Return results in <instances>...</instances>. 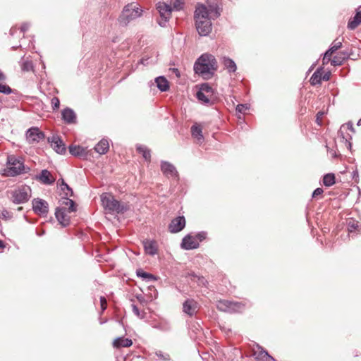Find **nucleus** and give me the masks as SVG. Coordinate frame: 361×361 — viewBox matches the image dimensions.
Listing matches in <instances>:
<instances>
[{"instance_id":"nucleus-1","label":"nucleus","mask_w":361,"mask_h":361,"mask_svg":"<svg viewBox=\"0 0 361 361\" xmlns=\"http://www.w3.org/2000/svg\"><path fill=\"white\" fill-rule=\"evenodd\" d=\"M218 68V63L214 56L205 53L202 54L194 64V71L204 79L212 78Z\"/></svg>"},{"instance_id":"nucleus-2","label":"nucleus","mask_w":361,"mask_h":361,"mask_svg":"<svg viewBox=\"0 0 361 361\" xmlns=\"http://www.w3.org/2000/svg\"><path fill=\"white\" fill-rule=\"evenodd\" d=\"M209 14V10L204 5L200 4L196 7L194 18L196 30L200 36H207L212 30Z\"/></svg>"},{"instance_id":"nucleus-3","label":"nucleus","mask_w":361,"mask_h":361,"mask_svg":"<svg viewBox=\"0 0 361 361\" xmlns=\"http://www.w3.org/2000/svg\"><path fill=\"white\" fill-rule=\"evenodd\" d=\"M30 171V168L24 164L20 157L11 155L7 158V167L4 170V175L9 177H15L25 174Z\"/></svg>"},{"instance_id":"nucleus-4","label":"nucleus","mask_w":361,"mask_h":361,"mask_svg":"<svg viewBox=\"0 0 361 361\" xmlns=\"http://www.w3.org/2000/svg\"><path fill=\"white\" fill-rule=\"evenodd\" d=\"M101 201L104 209L109 213L123 214L129 209L127 204L120 202L109 193H102L101 195Z\"/></svg>"},{"instance_id":"nucleus-5","label":"nucleus","mask_w":361,"mask_h":361,"mask_svg":"<svg viewBox=\"0 0 361 361\" xmlns=\"http://www.w3.org/2000/svg\"><path fill=\"white\" fill-rule=\"evenodd\" d=\"M142 11L135 5L131 4L126 6L120 15L118 20L121 25L126 26L132 20H134L141 15Z\"/></svg>"},{"instance_id":"nucleus-6","label":"nucleus","mask_w":361,"mask_h":361,"mask_svg":"<svg viewBox=\"0 0 361 361\" xmlns=\"http://www.w3.org/2000/svg\"><path fill=\"white\" fill-rule=\"evenodd\" d=\"M11 201L17 204L27 202L31 196V188L28 185H21L11 192Z\"/></svg>"},{"instance_id":"nucleus-7","label":"nucleus","mask_w":361,"mask_h":361,"mask_svg":"<svg viewBox=\"0 0 361 361\" xmlns=\"http://www.w3.org/2000/svg\"><path fill=\"white\" fill-rule=\"evenodd\" d=\"M156 8L159 13V18H157V23L161 27H166L167 23L171 17L173 8L170 4L164 1H159L156 4Z\"/></svg>"},{"instance_id":"nucleus-8","label":"nucleus","mask_w":361,"mask_h":361,"mask_svg":"<svg viewBox=\"0 0 361 361\" xmlns=\"http://www.w3.org/2000/svg\"><path fill=\"white\" fill-rule=\"evenodd\" d=\"M216 307L219 310L228 313L241 312L245 307L244 304L228 300H220L217 302Z\"/></svg>"},{"instance_id":"nucleus-9","label":"nucleus","mask_w":361,"mask_h":361,"mask_svg":"<svg viewBox=\"0 0 361 361\" xmlns=\"http://www.w3.org/2000/svg\"><path fill=\"white\" fill-rule=\"evenodd\" d=\"M26 139L30 144L37 143L45 137V135L37 127H32L26 131Z\"/></svg>"},{"instance_id":"nucleus-10","label":"nucleus","mask_w":361,"mask_h":361,"mask_svg":"<svg viewBox=\"0 0 361 361\" xmlns=\"http://www.w3.org/2000/svg\"><path fill=\"white\" fill-rule=\"evenodd\" d=\"M47 141L57 153L62 154L66 152V146L59 136L52 135L49 137Z\"/></svg>"},{"instance_id":"nucleus-11","label":"nucleus","mask_w":361,"mask_h":361,"mask_svg":"<svg viewBox=\"0 0 361 361\" xmlns=\"http://www.w3.org/2000/svg\"><path fill=\"white\" fill-rule=\"evenodd\" d=\"M185 226V219L183 216L173 219L169 226V230L172 233L182 231Z\"/></svg>"},{"instance_id":"nucleus-12","label":"nucleus","mask_w":361,"mask_h":361,"mask_svg":"<svg viewBox=\"0 0 361 361\" xmlns=\"http://www.w3.org/2000/svg\"><path fill=\"white\" fill-rule=\"evenodd\" d=\"M161 170L168 178H178V174L176 167L169 161H161Z\"/></svg>"},{"instance_id":"nucleus-13","label":"nucleus","mask_w":361,"mask_h":361,"mask_svg":"<svg viewBox=\"0 0 361 361\" xmlns=\"http://www.w3.org/2000/svg\"><path fill=\"white\" fill-rule=\"evenodd\" d=\"M33 211L39 214L46 215L48 213V203L39 198L32 200Z\"/></svg>"},{"instance_id":"nucleus-14","label":"nucleus","mask_w":361,"mask_h":361,"mask_svg":"<svg viewBox=\"0 0 361 361\" xmlns=\"http://www.w3.org/2000/svg\"><path fill=\"white\" fill-rule=\"evenodd\" d=\"M199 247L198 240L194 235H185L181 242V247L186 250L196 249Z\"/></svg>"},{"instance_id":"nucleus-15","label":"nucleus","mask_w":361,"mask_h":361,"mask_svg":"<svg viewBox=\"0 0 361 361\" xmlns=\"http://www.w3.org/2000/svg\"><path fill=\"white\" fill-rule=\"evenodd\" d=\"M253 355L257 360L260 361H274V359L269 355L267 351L264 350L258 344H256L255 347L253 348Z\"/></svg>"},{"instance_id":"nucleus-16","label":"nucleus","mask_w":361,"mask_h":361,"mask_svg":"<svg viewBox=\"0 0 361 361\" xmlns=\"http://www.w3.org/2000/svg\"><path fill=\"white\" fill-rule=\"evenodd\" d=\"M183 310L188 315L192 317L198 310V304L193 299H187L183 304Z\"/></svg>"},{"instance_id":"nucleus-17","label":"nucleus","mask_w":361,"mask_h":361,"mask_svg":"<svg viewBox=\"0 0 361 361\" xmlns=\"http://www.w3.org/2000/svg\"><path fill=\"white\" fill-rule=\"evenodd\" d=\"M35 179L45 185H51L55 181V178L47 169H43L40 173L36 175Z\"/></svg>"},{"instance_id":"nucleus-18","label":"nucleus","mask_w":361,"mask_h":361,"mask_svg":"<svg viewBox=\"0 0 361 361\" xmlns=\"http://www.w3.org/2000/svg\"><path fill=\"white\" fill-rule=\"evenodd\" d=\"M55 216L58 221L63 226H66L69 224L70 220L66 214V208H57L55 212Z\"/></svg>"},{"instance_id":"nucleus-19","label":"nucleus","mask_w":361,"mask_h":361,"mask_svg":"<svg viewBox=\"0 0 361 361\" xmlns=\"http://www.w3.org/2000/svg\"><path fill=\"white\" fill-rule=\"evenodd\" d=\"M62 118L68 124L75 123L76 115L74 111L70 108L64 109L61 112Z\"/></svg>"},{"instance_id":"nucleus-20","label":"nucleus","mask_w":361,"mask_h":361,"mask_svg":"<svg viewBox=\"0 0 361 361\" xmlns=\"http://www.w3.org/2000/svg\"><path fill=\"white\" fill-rule=\"evenodd\" d=\"M143 246L147 255L154 256L157 253V244L154 240H145L143 241Z\"/></svg>"},{"instance_id":"nucleus-21","label":"nucleus","mask_w":361,"mask_h":361,"mask_svg":"<svg viewBox=\"0 0 361 361\" xmlns=\"http://www.w3.org/2000/svg\"><path fill=\"white\" fill-rule=\"evenodd\" d=\"M132 345V340L124 337H118L113 342L114 347L116 348H127Z\"/></svg>"},{"instance_id":"nucleus-22","label":"nucleus","mask_w":361,"mask_h":361,"mask_svg":"<svg viewBox=\"0 0 361 361\" xmlns=\"http://www.w3.org/2000/svg\"><path fill=\"white\" fill-rule=\"evenodd\" d=\"M347 130H350L353 133H355V129H354V127H353V125L352 123L348 122L345 125H342L338 132V135L346 142L348 140V139L351 138V135H349L347 136L344 135L345 131H347Z\"/></svg>"},{"instance_id":"nucleus-23","label":"nucleus","mask_w":361,"mask_h":361,"mask_svg":"<svg viewBox=\"0 0 361 361\" xmlns=\"http://www.w3.org/2000/svg\"><path fill=\"white\" fill-rule=\"evenodd\" d=\"M96 152L99 154H106L109 149V141L106 139L101 140L94 147Z\"/></svg>"},{"instance_id":"nucleus-24","label":"nucleus","mask_w":361,"mask_h":361,"mask_svg":"<svg viewBox=\"0 0 361 361\" xmlns=\"http://www.w3.org/2000/svg\"><path fill=\"white\" fill-rule=\"evenodd\" d=\"M157 88L161 92H166L169 89L168 80L164 76H159L155 78Z\"/></svg>"},{"instance_id":"nucleus-25","label":"nucleus","mask_w":361,"mask_h":361,"mask_svg":"<svg viewBox=\"0 0 361 361\" xmlns=\"http://www.w3.org/2000/svg\"><path fill=\"white\" fill-rule=\"evenodd\" d=\"M136 275L137 277L142 279L146 282L157 280V276L152 274L144 271L142 269H138L136 270Z\"/></svg>"},{"instance_id":"nucleus-26","label":"nucleus","mask_w":361,"mask_h":361,"mask_svg":"<svg viewBox=\"0 0 361 361\" xmlns=\"http://www.w3.org/2000/svg\"><path fill=\"white\" fill-rule=\"evenodd\" d=\"M324 71L322 68L317 69V71L312 74L310 78V82L312 85H317L321 84L322 75Z\"/></svg>"},{"instance_id":"nucleus-27","label":"nucleus","mask_w":361,"mask_h":361,"mask_svg":"<svg viewBox=\"0 0 361 361\" xmlns=\"http://www.w3.org/2000/svg\"><path fill=\"white\" fill-rule=\"evenodd\" d=\"M361 23V11H357L353 20H349L348 27L350 30L355 29Z\"/></svg>"},{"instance_id":"nucleus-28","label":"nucleus","mask_w":361,"mask_h":361,"mask_svg":"<svg viewBox=\"0 0 361 361\" xmlns=\"http://www.w3.org/2000/svg\"><path fill=\"white\" fill-rule=\"evenodd\" d=\"M223 63L225 68L228 73H235L237 69L235 63L228 57H224L223 59Z\"/></svg>"},{"instance_id":"nucleus-29","label":"nucleus","mask_w":361,"mask_h":361,"mask_svg":"<svg viewBox=\"0 0 361 361\" xmlns=\"http://www.w3.org/2000/svg\"><path fill=\"white\" fill-rule=\"evenodd\" d=\"M69 152L73 156L81 157L86 154V149L79 145H71Z\"/></svg>"},{"instance_id":"nucleus-30","label":"nucleus","mask_w":361,"mask_h":361,"mask_svg":"<svg viewBox=\"0 0 361 361\" xmlns=\"http://www.w3.org/2000/svg\"><path fill=\"white\" fill-rule=\"evenodd\" d=\"M20 67L23 71H30L33 70V64L29 58L23 57L20 61Z\"/></svg>"},{"instance_id":"nucleus-31","label":"nucleus","mask_w":361,"mask_h":361,"mask_svg":"<svg viewBox=\"0 0 361 361\" xmlns=\"http://www.w3.org/2000/svg\"><path fill=\"white\" fill-rule=\"evenodd\" d=\"M137 151L142 155L143 158L146 161H150V158H151L150 150L146 146L141 145H137Z\"/></svg>"},{"instance_id":"nucleus-32","label":"nucleus","mask_w":361,"mask_h":361,"mask_svg":"<svg viewBox=\"0 0 361 361\" xmlns=\"http://www.w3.org/2000/svg\"><path fill=\"white\" fill-rule=\"evenodd\" d=\"M154 355L157 357V360L161 361H171V356L168 353L164 352L160 350H157L154 351Z\"/></svg>"},{"instance_id":"nucleus-33","label":"nucleus","mask_w":361,"mask_h":361,"mask_svg":"<svg viewBox=\"0 0 361 361\" xmlns=\"http://www.w3.org/2000/svg\"><path fill=\"white\" fill-rule=\"evenodd\" d=\"M191 133L198 140H203L202 128L199 126L193 125L191 127Z\"/></svg>"},{"instance_id":"nucleus-34","label":"nucleus","mask_w":361,"mask_h":361,"mask_svg":"<svg viewBox=\"0 0 361 361\" xmlns=\"http://www.w3.org/2000/svg\"><path fill=\"white\" fill-rule=\"evenodd\" d=\"M196 97H197V99L200 102H201L202 104H211L210 99H209L210 95L202 92V91L199 90L196 94Z\"/></svg>"},{"instance_id":"nucleus-35","label":"nucleus","mask_w":361,"mask_h":361,"mask_svg":"<svg viewBox=\"0 0 361 361\" xmlns=\"http://www.w3.org/2000/svg\"><path fill=\"white\" fill-rule=\"evenodd\" d=\"M348 231L349 233H353L356 231H359V222L354 219H349L347 222Z\"/></svg>"},{"instance_id":"nucleus-36","label":"nucleus","mask_w":361,"mask_h":361,"mask_svg":"<svg viewBox=\"0 0 361 361\" xmlns=\"http://www.w3.org/2000/svg\"><path fill=\"white\" fill-rule=\"evenodd\" d=\"M335 183V176L334 173H327L323 178V184L330 187Z\"/></svg>"},{"instance_id":"nucleus-37","label":"nucleus","mask_w":361,"mask_h":361,"mask_svg":"<svg viewBox=\"0 0 361 361\" xmlns=\"http://www.w3.org/2000/svg\"><path fill=\"white\" fill-rule=\"evenodd\" d=\"M342 46V42L338 41V39L334 40L329 49L327 50L330 54H333L335 53L338 49H340Z\"/></svg>"},{"instance_id":"nucleus-38","label":"nucleus","mask_w":361,"mask_h":361,"mask_svg":"<svg viewBox=\"0 0 361 361\" xmlns=\"http://www.w3.org/2000/svg\"><path fill=\"white\" fill-rule=\"evenodd\" d=\"M13 92V90L6 84L0 82V93L4 94H10Z\"/></svg>"},{"instance_id":"nucleus-39","label":"nucleus","mask_w":361,"mask_h":361,"mask_svg":"<svg viewBox=\"0 0 361 361\" xmlns=\"http://www.w3.org/2000/svg\"><path fill=\"white\" fill-rule=\"evenodd\" d=\"M200 91H202V92L208 94L209 95L212 96L213 94V90L211 86H209L207 83L202 84L200 88Z\"/></svg>"},{"instance_id":"nucleus-40","label":"nucleus","mask_w":361,"mask_h":361,"mask_svg":"<svg viewBox=\"0 0 361 361\" xmlns=\"http://www.w3.org/2000/svg\"><path fill=\"white\" fill-rule=\"evenodd\" d=\"M63 203L68 206V212L69 213L73 212L75 211V205L73 200L66 198V201L63 202Z\"/></svg>"},{"instance_id":"nucleus-41","label":"nucleus","mask_w":361,"mask_h":361,"mask_svg":"<svg viewBox=\"0 0 361 361\" xmlns=\"http://www.w3.org/2000/svg\"><path fill=\"white\" fill-rule=\"evenodd\" d=\"M343 61L344 60L341 58V56L337 54L333 58V59H331V64L334 66H341Z\"/></svg>"},{"instance_id":"nucleus-42","label":"nucleus","mask_w":361,"mask_h":361,"mask_svg":"<svg viewBox=\"0 0 361 361\" xmlns=\"http://www.w3.org/2000/svg\"><path fill=\"white\" fill-rule=\"evenodd\" d=\"M249 109L247 104H238L236 106V111L238 113L243 114L246 110Z\"/></svg>"},{"instance_id":"nucleus-43","label":"nucleus","mask_w":361,"mask_h":361,"mask_svg":"<svg viewBox=\"0 0 361 361\" xmlns=\"http://www.w3.org/2000/svg\"><path fill=\"white\" fill-rule=\"evenodd\" d=\"M194 236L198 240V243H200V242L202 241L203 240H204L206 238L207 233L204 232V231H202V232L198 233L197 234H196Z\"/></svg>"},{"instance_id":"nucleus-44","label":"nucleus","mask_w":361,"mask_h":361,"mask_svg":"<svg viewBox=\"0 0 361 361\" xmlns=\"http://www.w3.org/2000/svg\"><path fill=\"white\" fill-rule=\"evenodd\" d=\"M51 105H52V107H53V109H57L59 108V105H60V101L59 99V98L54 97L51 99Z\"/></svg>"},{"instance_id":"nucleus-45","label":"nucleus","mask_w":361,"mask_h":361,"mask_svg":"<svg viewBox=\"0 0 361 361\" xmlns=\"http://www.w3.org/2000/svg\"><path fill=\"white\" fill-rule=\"evenodd\" d=\"M331 54H330L328 51H326L325 53H324V57H323V59H322V62H323V64H327L329 61H331Z\"/></svg>"},{"instance_id":"nucleus-46","label":"nucleus","mask_w":361,"mask_h":361,"mask_svg":"<svg viewBox=\"0 0 361 361\" xmlns=\"http://www.w3.org/2000/svg\"><path fill=\"white\" fill-rule=\"evenodd\" d=\"M100 305H101L102 311L104 312L106 309V307H107V301H106V299L105 298V297H104V296L100 297Z\"/></svg>"},{"instance_id":"nucleus-47","label":"nucleus","mask_w":361,"mask_h":361,"mask_svg":"<svg viewBox=\"0 0 361 361\" xmlns=\"http://www.w3.org/2000/svg\"><path fill=\"white\" fill-rule=\"evenodd\" d=\"M61 190L64 191L65 189H66L67 190H68L71 193H70V195H73V190L72 189L68 186V185L67 183H66L64 182V180L63 179H61Z\"/></svg>"},{"instance_id":"nucleus-48","label":"nucleus","mask_w":361,"mask_h":361,"mask_svg":"<svg viewBox=\"0 0 361 361\" xmlns=\"http://www.w3.org/2000/svg\"><path fill=\"white\" fill-rule=\"evenodd\" d=\"M183 1L181 0H176L173 3V8L179 11L183 8Z\"/></svg>"},{"instance_id":"nucleus-49","label":"nucleus","mask_w":361,"mask_h":361,"mask_svg":"<svg viewBox=\"0 0 361 361\" xmlns=\"http://www.w3.org/2000/svg\"><path fill=\"white\" fill-rule=\"evenodd\" d=\"M30 27V23H25L22 25L20 30V34H24Z\"/></svg>"},{"instance_id":"nucleus-50","label":"nucleus","mask_w":361,"mask_h":361,"mask_svg":"<svg viewBox=\"0 0 361 361\" xmlns=\"http://www.w3.org/2000/svg\"><path fill=\"white\" fill-rule=\"evenodd\" d=\"M323 189L321 188H317L312 192V197H317L319 195H321L323 193Z\"/></svg>"},{"instance_id":"nucleus-51","label":"nucleus","mask_w":361,"mask_h":361,"mask_svg":"<svg viewBox=\"0 0 361 361\" xmlns=\"http://www.w3.org/2000/svg\"><path fill=\"white\" fill-rule=\"evenodd\" d=\"M11 214L9 212H8L7 210L4 209L2 211L1 214V218L4 219H8L9 218H11Z\"/></svg>"},{"instance_id":"nucleus-52","label":"nucleus","mask_w":361,"mask_h":361,"mask_svg":"<svg viewBox=\"0 0 361 361\" xmlns=\"http://www.w3.org/2000/svg\"><path fill=\"white\" fill-rule=\"evenodd\" d=\"M338 54L341 56L344 61L347 60L350 57V54L345 51H340Z\"/></svg>"},{"instance_id":"nucleus-53","label":"nucleus","mask_w":361,"mask_h":361,"mask_svg":"<svg viewBox=\"0 0 361 361\" xmlns=\"http://www.w3.org/2000/svg\"><path fill=\"white\" fill-rule=\"evenodd\" d=\"M324 115V113L322 112V111H319L317 114V118H316V122L317 123L318 125L321 126L322 125V121H321V118L322 117V116Z\"/></svg>"},{"instance_id":"nucleus-54","label":"nucleus","mask_w":361,"mask_h":361,"mask_svg":"<svg viewBox=\"0 0 361 361\" xmlns=\"http://www.w3.org/2000/svg\"><path fill=\"white\" fill-rule=\"evenodd\" d=\"M132 309H133V313L138 317H140V312L138 309V307L135 305H132Z\"/></svg>"},{"instance_id":"nucleus-55","label":"nucleus","mask_w":361,"mask_h":361,"mask_svg":"<svg viewBox=\"0 0 361 361\" xmlns=\"http://www.w3.org/2000/svg\"><path fill=\"white\" fill-rule=\"evenodd\" d=\"M327 81L329 80V73H325L322 75V80Z\"/></svg>"},{"instance_id":"nucleus-56","label":"nucleus","mask_w":361,"mask_h":361,"mask_svg":"<svg viewBox=\"0 0 361 361\" xmlns=\"http://www.w3.org/2000/svg\"><path fill=\"white\" fill-rule=\"evenodd\" d=\"M197 277L198 279V282L200 283V284L204 285L205 282H207L204 277H200V276H197Z\"/></svg>"},{"instance_id":"nucleus-57","label":"nucleus","mask_w":361,"mask_h":361,"mask_svg":"<svg viewBox=\"0 0 361 361\" xmlns=\"http://www.w3.org/2000/svg\"><path fill=\"white\" fill-rule=\"evenodd\" d=\"M6 80V75L0 71V82H4Z\"/></svg>"},{"instance_id":"nucleus-58","label":"nucleus","mask_w":361,"mask_h":361,"mask_svg":"<svg viewBox=\"0 0 361 361\" xmlns=\"http://www.w3.org/2000/svg\"><path fill=\"white\" fill-rule=\"evenodd\" d=\"M17 32V28L16 27H13L11 28L10 30V34L11 35H13L16 32Z\"/></svg>"},{"instance_id":"nucleus-59","label":"nucleus","mask_w":361,"mask_h":361,"mask_svg":"<svg viewBox=\"0 0 361 361\" xmlns=\"http://www.w3.org/2000/svg\"><path fill=\"white\" fill-rule=\"evenodd\" d=\"M6 247L5 243L3 240H0V248H4Z\"/></svg>"},{"instance_id":"nucleus-60","label":"nucleus","mask_w":361,"mask_h":361,"mask_svg":"<svg viewBox=\"0 0 361 361\" xmlns=\"http://www.w3.org/2000/svg\"><path fill=\"white\" fill-rule=\"evenodd\" d=\"M173 72L176 73L177 76L180 75L179 71L178 69H173Z\"/></svg>"},{"instance_id":"nucleus-61","label":"nucleus","mask_w":361,"mask_h":361,"mask_svg":"<svg viewBox=\"0 0 361 361\" xmlns=\"http://www.w3.org/2000/svg\"><path fill=\"white\" fill-rule=\"evenodd\" d=\"M330 153L333 157H336L337 155L335 152L331 151Z\"/></svg>"},{"instance_id":"nucleus-62","label":"nucleus","mask_w":361,"mask_h":361,"mask_svg":"<svg viewBox=\"0 0 361 361\" xmlns=\"http://www.w3.org/2000/svg\"><path fill=\"white\" fill-rule=\"evenodd\" d=\"M357 125L358 126H361V118L358 120L357 123Z\"/></svg>"},{"instance_id":"nucleus-63","label":"nucleus","mask_w":361,"mask_h":361,"mask_svg":"<svg viewBox=\"0 0 361 361\" xmlns=\"http://www.w3.org/2000/svg\"><path fill=\"white\" fill-rule=\"evenodd\" d=\"M155 327H156V328H157V329H159L163 330V328L161 327V325H157V326H156Z\"/></svg>"},{"instance_id":"nucleus-64","label":"nucleus","mask_w":361,"mask_h":361,"mask_svg":"<svg viewBox=\"0 0 361 361\" xmlns=\"http://www.w3.org/2000/svg\"><path fill=\"white\" fill-rule=\"evenodd\" d=\"M141 63H142V64H145V60H144V59H142V60H141Z\"/></svg>"}]
</instances>
